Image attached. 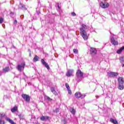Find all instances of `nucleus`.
<instances>
[{
	"instance_id": "nucleus-21",
	"label": "nucleus",
	"mask_w": 124,
	"mask_h": 124,
	"mask_svg": "<svg viewBox=\"0 0 124 124\" xmlns=\"http://www.w3.org/2000/svg\"><path fill=\"white\" fill-rule=\"evenodd\" d=\"M3 71H5V72H7L9 71V67H6L5 68L3 69Z\"/></svg>"
},
{
	"instance_id": "nucleus-22",
	"label": "nucleus",
	"mask_w": 124,
	"mask_h": 124,
	"mask_svg": "<svg viewBox=\"0 0 124 124\" xmlns=\"http://www.w3.org/2000/svg\"><path fill=\"white\" fill-rule=\"evenodd\" d=\"M71 112L72 113V114H73V115H75V114L76 113L75 109H74V108H71Z\"/></svg>"
},
{
	"instance_id": "nucleus-33",
	"label": "nucleus",
	"mask_w": 124,
	"mask_h": 124,
	"mask_svg": "<svg viewBox=\"0 0 124 124\" xmlns=\"http://www.w3.org/2000/svg\"><path fill=\"white\" fill-rule=\"evenodd\" d=\"M46 99H48V100H52V99L48 96L46 97Z\"/></svg>"
},
{
	"instance_id": "nucleus-8",
	"label": "nucleus",
	"mask_w": 124,
	"mask_h": 124,
	"mask_svg": "<svg viewBox=\"0 0 124 124\" xmlns=\"http://www.w3.org/2000/svg\"><path fill=\"white\" fill-rule=\"evenodd\" d=\"M41 63L44 65V66H45V67H46V68H47V69H48V70H50V66H49V65L48 64V63H47V62H45V60H44V59H41Z\"/></svg>"
},
{
	"instance_id": "nucleus-29",
	"label": "nucleus",
	"mask_w": 124,
	"mask_h": 124,
	"mask_svg": "<svg viewBox=\"0 0 124 124\" xmlns=\"http://www.w3.org/2000/svg\"><path fill=\"white\" fill-rule=\"evenodd\" d=\"M0 124H4V121L0 119Z\"/></svg>"
},
{
	"instance_id": "nucleus-27",
	"label": "nucleus",
	"mask_w": 124,
	"mask_h": 124,
	"mask_svg": "<svg viewBox=\"0 0 124 124\" xmlns=\"http://www.w3.org/2000/svg\"><path fill=\"white\" fill-rule=\"evenodd\" d=\"M3 23V18L2 17L0 18V24Z\"/></svg>"
},
{
	"instance_id": "nucleus-18",
	"label": "nucleus",
	"mask_w": 124,
	"mask_h": 124,
	"mask_svg": "<svg viewBox=\"0 0 124 124\" xmlns=\"http://www.w3.org/2000/svg\"><path fill=\"white\" fill-rule=\"evenodd\" d=\"M18 110V108L17 106H15L14 108H13L11 109V111L12 112V113H14V112H16Z\"/></svg>"
},
{
	"instance_id": "nucleus-12",
	"label": "nucleus",
	"mask_w": 124,
	"mask_h": 124,
	"mask_svg": "<svg viewBox=\"0 0 124 124\" xmlns=\"http://www.w3.org/2000/svg\"><path fill=\"white\" fill-rule=\"evenodd\" d=\"M96 49L93 47H91L90 53L93 54H96Z\"/></svg>"
},
{
	"instance_id": "nucleus-32",
	"label": "nucleus",
	"mask_w": 124,
	"mask_h": 124,
	"mask_svg": "<svg viewBox=\"0 0 124 124\" xmlns=\"http://www.w3.org/2000/svg\"><path fill=\"white\" fill-rule=\"evenodd\" d=\"M71 15L73 16H76V14L74 12H72L71 13Z\"/></svg>"
},
{
	"instance_id": "nucleus-4",
	"label": "nucleus",
	"mask_w": 124,
	"mask_h": 124,
	"mask_svg": "<svg viewBox=\"0 0 124 124\" xmlns=\"http://www.w3.org/2000/svg\"><path fill=\"white\" fill-rule=\"evenodd\" d=\"M75 95L77 98H81L83 99V98H85V96H87V94H82L80 92H77Z\"/></svg>"
},
{
	"instance_id": "nucleus-38",
	"label": "nucleus",
	"mask_w": 124,
	"mask_h": 124,
	"mask_svg": "<svg viewBox=\"0 0 124 124\" xmlns=\"http://www.w3.org/2000/svg\"><path fill=\"white\" fill-rule=\"evenodd\" d=\"M28 52H29V53H31V49H28Z\"/></svg>"
},
{
	"instance_id": "nucleus-7",
	"label": "nucleus",
	"mask_w": 124,
	"mask_h": 124,
	"mask_svg": "<svg viewBox=\"0 0 124 124\" xmlns=\"http://www.w3.org/2000/svg\"><path fill=\"white\" fill-rule=\"evenodd\" d=\"M22 97L26 101V102H30L31 101V96L26 94H22Z\"/></svg>"
},
{
	"instance_id": "nucleus-2",
	"label": "nucleus",
	"mask_w": 124,
	"mask_h": 124,
	"mask_svg": "<svg viewBox=\"0 0 124 124\" xmlns=\"http://www.w3.org/2000/svg\"><path fill=\"white\" fill-rule=\"evenodd\" d=\"M110 41L111 44L114 46H116V45H118L119 44V43L118 42V36H117L116 35L113 34L110 36Z\"/></svg>"
},
{
	"instance_id": "nucleus-10",
	"label": "nucleus",
	"mask_w": 124,
	"mask_h": 124,
	"mask_svg": "<svg viewBox=\"0 0 124 124\" xmlns=\"http://www.w3.org/2000/svg\"><path fill=\"white\" fill-rule=\"evenodd\" d=\"M72 74H73V70L70 69L66 73V76L67 77H71V76H72Z\"/></svg>"
},
{
	"instance_id": "nucleus-24",
	"label": "nucleus",
	"mask_w": 124,
	"mask_h": 124,
	"mask_svg": "<svg viewBox=\"0 0 124 124\" xmlns=\"http://www.w3.org/2000/svg\"><path fill=\"white\" fill-rule=\"evenodd\" d=\"M73 52L74 53V54H78V49H73Z\"/></svg>"
},
{
	"instance_id": "nucleus-5",
	"label": "nucleus",
	"mask_w": 124,
	"mask_h": 124,
	"mask_svg": "<svg viewBox=\"0 0 124 124\" xmlns=\"http://www.w3.org/2000/svg\"><path fill=\"white\" fill-rule=\"evenodd\" d=\"M108 75L110 78H114L117 77L119 75V73L113 72H108Z\"/></svg>"
},
{
	"instance_id": "nucleus-6",
	"label": "nucleus",
	"mask_w": 124,
	"mask_h": 124,
	"mask_svg": "<svg viewBox=\"0 0 124 124\" xmlns=\"http://www.w3.org/2000/svg\"><path fill=\"white\" fill-rule=\"evenodd\" d=\"M83 75H84V73L82 71H81V70L80 69L78 70L76 73V76L78 79L80 78H83Z\"/></svg>"
},
{
	"instance_id": "nucleus-19",
	"label": "nucleus",
	"mask_w": 124,
	"mask_h": 124,
	"mask_svg": "<svg viewBox=\"0 0 124 124\" xmlns=\"http://www.w3.org/2000/svg\"><path fill=\"white\" fill-rule=\"evenodd\" d=\"M123 50H124V46H122L120 48V49L117 51V54H121V53L123 52Z\"/></svg>"
},
{
	"instance_id": "nucleus-16",
	"label": "nucleus",
	"mask_w": 124,
	"mask_h": 124,
	"mask_svg": "<svg viewBox=\"0 0 124 124\" xmlns=\"http://www.w3.org/2000/svg\"><path fill=\"white\" fill-rule=\"evenodd\" d=\"M118 89L119 90H121V91L124 90V83L122 84H118Z\"/></svg>"
},
{
	"instance_id": "nucleus-3",
	"label": "nucleus",
	"mask_w": 124,
	"mask_h": 124,
	"mask_svg": "<svg viewBox=\"0 0 124 124\" xmlns=\"http://www.w3.org/2000/svg\"><path fill=\"white\" fill-rule=\"evenodd\" d=\"M26 66V63L25 62H22L21 64H19L16 66V69L19 71V72H22V70H24Z\"/></svg>"
},
{
	"instance_id": "nucleus-9",
	"label": "nucleus",
	"mask_w": 124,
	"mask_h": 124,
	"mask_svg": "<svg viewBox=\"0 0 124 124\" xmlns=\"http://www.w3.org/2000/svg\"><path fill=\"white\" fill-rule=\"evenodd\" d=\"M100 6H101L102 8H107V7L109 6V3L101 2L100 3Z\"/></svg>"
},
{
	"instance_id": "nucleus-31",
	"label": "nucleus",
	"mask_w": 124,
	"mask_h": 124,
	"mask_svg": "<svg viewBox=\"0 0 124 124\" xmlns=\"http://www.w3.org/2000/svg\"><path fill=\"white\" fill-rule=\"evenodd\" d=\"M0 116L1 118H3V117H4V116H5V114H4V113H1V114H0Z\"/></svg>"
},
{
	"instance_id": "nucleus-30",
	"label": "nucleus",
	"mask_w": 124,
	"mask_h": 124,
	"mask_svg": "<svg viewBox=\"0 0 124 124\" xmlns=\"http://www.w3.org/2000/svg\"><path fill=\"white\" fill-rule=\"evenodd\" d=\"M120 61L121 62H124V58H120Z\"/></svg>"
},
{
	"instance_id": "nucleus-11",
	"label": "nucleus",
	"mask_w": 124,
	"mask_h": 124,
	"mask_svg": "<svg viewBox=\"0 0 124 124\" xmlns=\"http://www.w3.org/2000/svg\"><path fill=\"white\" fill-rule=\"evenodd\" d=\"M118 84H124V78L120 77L118 78Z\"/></svg>"
},
{
	"instance_id": "nucleus-25",
	"label": "nucleus",
	"mask_w": 124,
	"mask_h": 124,
	"mask_svg": "<svg viewBox=\"0 0 124 124\" xmlns=\"http://www.w3.org/2000/svg\"><path fill=\"white\" fill-rule=\"evenodd\" d=\"M65 87H66L67 90H68V89H70V87H69V85H68L67 84V83H65Z\"/></svg>"
},
{
	"instance_id": "nucleus-20",
	"label": "nucleus",
	"mask_w": 124,
	"mask_h": 124,
	"mask_svg": "<svg viewBox=\"0 0 124 124\" xmlns=\"http://www.w3.org/2000/svg\"><path fill=\"white\" fill-rule=\"evenodd\" d=\"M38 60H39V57H38V56H37V55H35L33 59V62H38Z\"/></svg>"
},
{
	"instance_id": "nucleus-17",
	"label": "nucleus",
	"mask_w": 124,
	"mask_h": 124,
	"mask_svg": "<svg viewBox=\"0 0 124 124\" xmlns=\"http://www.w3.org/2000/svg\"><path fill=\"white\" fill-rule=\"evenodd\" d=\"M19 7L21 8V9H22L23 10H27V8H26V6L22 4H20Z\"/></svg>"
},
{
	"instance_id": "nucleus-40",
	"label": "nucleus",
	"mask_w": 124,
	"mask_h": 124,
	"mask_svg": "<svg viewBox=\"0 0 124 124\" xmlns=\"http://www.w3.org/2000/svg\"><path fill=\"white\" fill-rule=\"evenodd\" d=\"M96 98H98V96H96Z\"/></svg>"
},
{
	"instance_id": "nucleus-1",
	"label": "nucleus",
	"mask_w": 124,
	"mask_h": 124,
	"mask_svg": "<svg viewBox=\"0 0 124 124\" xmlns=\"http://www.w3.org/2000/svg\"><path fill=\"white\" fill-rule=\"evenodd\" d=\"M86 30H87V26L85 24H82L81 28L79 30L81 36H82L83 39L87 40L88 35H87Z\"/></svg>"
},
{
	"instance_id": "nucleus-42",
	"label": "nucleus",
	"mask_w": 124,
	"mask_h": 124,
	"mask_svg": "<svg viewBox=\"0 0 124 124\" xmlns=\"http://www.w3.org/2000/svg\"><path fill=\"white\" fill-rule=\"evenodd\" d=\"M36 124H39V123H37Z\"/></svg>"
},
{
	"instance_id": "nucleus-14",
	"label": "nucleus",
	"mask_w": 124,
	"mask_h": 124,
	"mask_svg": "<svg viewBox=\"0 0 124 124\" xmlns=\"http://www.w3.org/2000/svg\"><path fill=\"white\" fill-rule=\"evenodd\" d=\"M49 118H50L49 116H42L40 118V120L41 121H47V120L49 119Z\"/></svg>"
},
{
	"instance_id": "nucleus-15",
	"label": "nucleus",
	"mask_w": 124,
	"mask_h": 124,
	"mask_svg": "<svg viewBox=\"0 0 124 124\" xmlns=\"http://www.w3.org/2000/svg\"><path fill=\"white\" fill-rule=\"evenodd\" d=\"M50 91L52 93H53L55 94V95H58V93H57V91L55 90V88L51 87L50 88Z\"/></svg>"
},
{
	"instance_id": "nucleus-28",
	"label": "nucleus",
	"mask_w": 124,
	"mask_h": 124,
	"mask_svg": "<svg viewBox=\"0 0 124 124\" xmlns=\"http://www.w3.org/2000/svg\"><path fill=\"white\" fill-rule=\"evenodd\" d=\"M67 91L69 94H71V93H72V92H71V90H70V88H69V89H67Z\"/></svg>"
},
{
	"instance_id": "nucleus-39",
	"label": "nucleus",
	"mask_w": 124,
	"mask_h": 124,
	"mask_svg": "<svg viewBox=\"0 0 124 124\" xmlns=\"http://www.w3.org/2000/svg\"><path fill=\"white\" fill-rule=\"evenodd\" d=\"M30 56L31 57V52H30Z\"/></svg>"
},
{
	"instance_id": "nucleus-34",
	"label": "nucleus",
	"mask_w": 124,
	"mask_h": 124,
	"mask_svg": "<svg viewBox=\"0 0 124 124\" xmlns=\"http://www.w3.org/2000/svg\"><path fill=\"white\" fill-rule=\"evenodd\" d=\"M55 112L56 113H58V112H59V108H56V110H55Z\"/></svg>"
},
{
	"instance_id": "nucleus-13",
	"label": "nucleus",
	"mask_w": 124,
	"mask_h": 124,
	"mask_svg": "<svg viewBox=\"0 0 124 124\" xmlns=\"http://www.w3.org/2000/svg\"><path fill=\"white\" fill-rule=\"evenodd\" d=\"M110 123H112L113 124H119V123H118V121L116 119H114L113 118L110 119Z\"/></svg>"
},
{
	"instance_id": "nucleus-35",
	"label": "nucleus",
	"mask_w": 124,
	"mask_h": 124,
	"mask_svg": "<svg viewBox=\"0 0 124 124\" xmlns=\"http://www.w3.org/2000/svg\"><path fill=\"white\" fill-rule=\"evenodd\" d=\"M37 14L38 15H39V14H40V11H37Z\"/></svg>"
},
{
	"instance_id": "nucleus-41",
	"label": "nucleus",
	"mask_w": 124,
	"mask_h": 124,
	"mask_svg": "<svg viewBox=\"0 0 124 124\" xmlns=\"http://www.w3.org/2000/svg\"><path fill=\"white\" fill-rule=\"evenodd\" d=\"M122 66H123V67H124V64Z\"/></svg>"
},
{
	"instance_id": "nucleus-26",
	"label": "nucleus",
	"mask_w": 124,
	"mask_h": 124,
	"mask_svg": "<svg viewBox=\"0 0 124 124\" xmlns=\"http://www.w3.org/2000/svg\"><path fill=\"white\" fill-rule=\"evenodd\" d=\"M10 15L12 18H13V16L14 15V13L11 12L10 13Z\"/></svg>"
},
{
	"instance_id": "nucleus-36",
	"label": "nucleus",
	"mask_w": 124,
	"mask_h": 124,
	"mask_svg": "<svg viewBox=\"0 0 124 124\" xmlns=\"http://www.w3.org/2000/svg\"><path fill=\"white\" fill-rule=\"evenodd\" d=\"M17 20H15V21H14V24H17Z\"/></svg>"
},
{
	"instance_id": "nucleus-37",
	"label": "nucleus",
	"mask_w": 124,
	"mask_h": 124,
	"mask_svg": "<svg viewBox=\"0 0 124 124\" xmlns=\"http://www.w3.org/2000/svg\"><path fill=\"white\" fill-rule=\"evenodd\" d=\"M22 116V115L19 114L18 115V118H19V119L21 120V117Z\"/></svg>"
},
{
	"instance_id": "nucleus-23",
	"label": "nucleus",
	"mask_w": 124,
	"mask_h": 124,
	"mask_svg": "<svg viewBox=\"0 0 124 124\" xmlns=\"http://www.w3.org/2000/svg\"><path fill=\"white\" fill-rule=\"evenodd\" d=\"M57 6L58 8L57 9V10L61 12V7H60V4L59 3H57Z\"/></svg>"
}]
</instances>
